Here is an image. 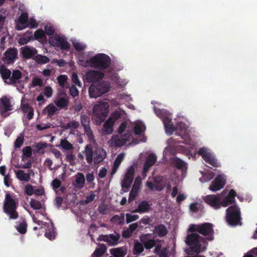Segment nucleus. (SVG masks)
<instances>
[{
	"instance_id": "e433bc0d",
	"label": "nucleus",
	"mask_w": 257,
	"mask_h": 257,
	"mask_svg": "<svg viewBox=\"0 0 257 257\" xmlns=\"http://www.w3.org/2000/svg\"><path fill=\"white\" fill-rule=\"evenodd\" d=\"M172 163L178 169H183L186 168L187 164L182 160L175 157L172 159Z\"/></svg>"
},
{
	"instance_id": "69168bd1",
	"label": "nucleus",
	"mask_w": 257,
	"mask_h": 257,
	"mask_svg": "<svg viewBox=\"0 0 257 257\" xmlns=\"http://www.w3.org/2000/svg\"><path fill=\"white\" fill-rule=\"evenodd\" d=\"M32 85L34 87L35 86H43V81L41 78L38 77H35L32 80Z\"/></svg>"
},
{
	"instance_id": "c03bdc74",
	"label": "nucleus",
	"mask_w": 257,
	"mask_h": 257,
	"mask_svg": "<svg viewBox=\"0 0 257 257\" xmlns=\"http://www.w3.org/2000/svg\"><path fill=\"white\" fill-rule=\"evenodd\" d=\"M133 180L134 178L124 175V177L121 182L122 188L126 189L130 188Z\"/></svg>"
},
{
	"instance_id": "a18cd8bd",
	"label": "nucleus",
	"mask_w": 257,
	"mask_h": 257,
	"mask_svg": "<svg viewBox=\"0 0 257 257\" xmlns=\"http://www.w3.org/2000/svg\"><path fill=\"white\" fill-rule=\"evenodd\" d=\"M145 129L146 126L144 124L142 123H136L134 128V133L136 135H140L145 131Z\"/></svg>"
},
{
	"instance_id": "4468645a",
	"label": "nucleus",
	"mask_w": 257,
	"mask_h": 257,
	"mask_svg": "<svg viewBox=\"0 0 257 257\" xmlns=\"http://www.w3.org/2000/svg\"><path fill=\"white\" fill-rule=\"evenodd\" d=\"M221 197L219 195H209L205 197L204 201L215 209L220 208L219 201Z\"/></svg>"
},
{
	"instance_id": "09e8293b",
	"label": "nucleus",
	"mask_w": 257,
	"mask_h": 257,
	"mask_svg": "<svg viewBox=\"0 0 257 257\" xmlns=\"http://www.w3.org/2000/svg\"><path fill=\"white\" fill-rule=\"evenodd\" d=\"M60 145L62 148L65 150H73V145L66 140H62Z\"/></svg>"
},
{
	"instance_id": "a878e982",
	"label": "nucleus",
	"mask_w": 257,
	"mask_h": 257,
	"mask_svg": "<svg viewBox=\"0 0 257 257\" xmlns=\"http://www.w3.org/2000/svg\"><path fill=\"white\" fill-rule=\"evenodd\" d=\"M168 232L166 226L162 224L156 226L153 230V233L160 237H164L167 234Z\"/></svg>"
},
{
	"instance_id": "37998d69",
	"label": "nucleus",
	"mask_w": 257,
	"mask_h": 257,
	"mask_svg": "<svg viewBox=\"0 0 257 257\" xmlns=\"http://www.w3.org/2000/svg\"><path fill=\"white\" fill-rule=\"evenodd\" d=\"M18 231L21 234H25L27 232V223L25 219H23L17 227Z\"/></svg>"
},
{
	"instance_id": "412c9836",
	"label": "nucleus",
	"mask_w": 257,
	"mask_h": 257,
	"mask_svg": "<svg viewBox=\"0 0 257 257\" xmlns=\"http://www.w3.org/2000/svg\"><path fill=\"white\" fill-rule=\"evenodd\" d=\"M21 110L24 114L28 113L27 118L30 120L34 117V109L28 103H22L21 105Z\"/></svg>"
},
{
	"instance_id": "bb28decb",
	"label": "nucleus",
	"mask_w": 257,
	"mask_h": 257,
	"mask_svg": "<svg viewBox=\"0 0 257 257\" xmlns=\"http://www.w3.org/2000/svg\"><path fill=\"white\" fill-rule=\"evenodd\" d=\"M157 158L155 154H151L149 155L146 159L144 165V172H147L149 168L152 167L156 162Z\"/></svg>"
},
{
	"instance_id": "aec40b11",
	"label": "nucleus",
	"mask_w": 257,
	"mask_h": 257,
	"mask_svg": "<svg viewBox=\"0 0 257 257\" xmlns=\"http://www.w3.org/2000/svg\"><path fill=\"white\" fill-rule=\"evenodd\" d=\"M22 54L25 59H30L35 56L37 54V50L33 47H29L28 46H25L22 49Z\"/></svg>"
},
{
	"instance_id": "4be33fe9",
	"label": "nucleus",
	"mask_w": 257,
	"mask_h": 257,
	"mask_svg": "<svg viewBox=\"0 0 257 257\" xmlns=\"http://www.w3.org/2000/svg\"><path fill=\"white\" fill-rule=\"evenodd\" d=\"M85 179L84 175L82 173H77L75 176V183L74 186L78 189H81L84 186Z\"/></svg>"
},
{
	"instance_id": "3c124183",
	"label": "nucleus",
	"mask_w": 257,
	"mask_h": 257,
	"mask_svg": "<svg viewBox=\"0 0 257 257\" xmlns=\"http://www.w3.org/2000/svg\"><path fill=\"white\" fill-rule=\"evenodd\" d=\"M44 110H47L48 116L51 117L55 113L57 108L54 105H49L45 108Z\"/></svg>"
},
{
	"instance_id": "72a5a7b5",
	"label": "nucleus",
	"mask_w": 257,
	"mask_h": 257,
	"mask_svg": "<svg viewBox=\"0 0 257 257\" xmlns=\"http://www.w3.org/2000/svg\"><path fill=\"white\" fill-rule=\"evenodd\" d=\"M114 122L110 118H108L103 126V130L107 134H111L112 133V127Z\"/></svg>"
},
{
	"instance_id": "20e7f679",
	"label": "nucleus",
	"mask_w": 257,
	"mask_h": 257,
	"mask_svg": "<svg viewBox=\"0 0 257 257\" xmlns=\"http://www.w3.org/2000/svg\"><path fill=\"white\" fill-rule=\"evenodd\" d=\"M18 205V203L10 194H6L3 210L9 216L10 219H16L18 218L19 214L16 211Z\"/></svg>"
},
{
	"instance_id": "cd10ccee",
	"label": "nucleus",
	"mask_w": 257,
	"mask_h": 257,
	"mask_svg": "<svg viewBox=\"0 0 257 257\" xmlns=\"http://www.w3.org/2000/svg\"><path fill=\"white\" fill-rule=\"evenodd\" d=\"M151 205L147 201L144 200L139 204L138 207L134 212L138 213L148 212L150 210Z\"/></svg>"
},
{
	"instance_id": "c9c22d12",
	"label": "nucleus",
	"mask_w": 257,
	"mask_h": 257,
	"mask_svg": "<svg viewBox=\"0 0 257 257\" xmlns=\"http://www.w3.org/2000/svg\"><path fill=\"white\" fill-rule=\"evenodd\" d=\"M108 240L107 244L109 246H114L118 243V239L120 238L119 234L116 233L115 235L110 234L107 235Z\"/></svg>"
},
{
	"instance_id": "49530a36",
	"label": "nucleus",
	"mask_w": 257,
	"mask_h": 257,
	"mask_svg": "<svg viewBox=\"0 0 257 257\" xmlns=\"http://www.w3.org/2000/svg\"><path fill=\"white\" fill-rule=\"evenodd\" d=\"M111 221L112 222H116L120 225H122L124 223V214L121 213L120 216L118 215H114L111 219Z\"/></svg>"
},
{
	"instance_id": "c756f323",
	"label": "nucleus",
	"mask_w": 257,
	"mask_h": 257,
	"mask_svg": "<svg viewBox=\"0 0 257 257\" xmlns=\"http://www.w3.org/2000/svg\"><path fill=\"white\" fill-rule=\"evenodd\" d=\"M144 245L138 240L134 241V248L133 253L134 255H138L144 251Z\"/></svg>"
},
{
	"instance_id": "f8f14e48",
	"label": "nucleus",
	"mask_w": 257,
	"mask_h": 257,
	"mask_svg": "<svg viewBox=\"0 0 257 257\" xmlns=\"http://www.w3.org/2000/svg\"><path fill=\"white\" fill-rule=\"evenodd\" d=\"M100 106L99 105H95L93 108L94 114L92 120L93 122L96 125L100 124L105 119L106 113L104 112H100Z\"/></svg>"
},
{
	"instance_id": "f257e3e1",
	"label": "nucleus",
	"mask_w": 257,
	"mask_h": 257,
	"mask_svg": "<svg viewBox=\"0 0 257 257\" xmlns=\"http://www.w3.org/2000/svg\"><path fill=\"white\" fill-rule=\"evenodd\" d=\"M185 241L189 246V248L186 249V252L189 255L200 253L202 250V246L206 245L207 244L204 237L193 232L187 234Z\"/></svg>"
},
{
	"instance_id": "4c0bfd02",
	"label": "nucleus",
	"mask_w": 257,
	"mask_h": 257,
	"mask_svg": "<svg viewBox=\"0 0 257 257\" xmlns=\"http://www.w3.org/2000/svg\"><path fill=\"white\" fill-rule=\"evenodd\" d=\"M125 114V113L124 110H117V111H115L113 112L111 114L109 118H110L111 120H112L114 122H115V121L116 120L121 118L122 116L124 115Z\"/></svg>"
},
{
	"instance_id": "473e14b6",
	"label": "nucleus",
	"mask_w": 257,
	"mask_h": 257,
	"mask_svg": "<svg viewBox=\"0 0 257 257\" xmlns=\"http://www.w3.org/2000/svg\"><path fill=\"white\" fill-rule=\"evenodd\" d=\"M0 74L5 82H7V80H10L12 73L10 70L7 68L4 65H2L0 67Z\"/></svg>"
},
{
	"instance_id": "bf43d9fd",
	"label": "nucleus",
	"mask_w": 257,
	"mask_h": 257,
	"mask_svg": "<svg viewBox=\"0 0 257 257\" xmlns=\"http://www.w3.org/2000/svg\"><path fill=\"white\" fill-rule=\"evenodd\" d=\"M34 147L36 148L37 152L39 153L41 150L45 149L47 147V144L46 143L40 142L34 146Z\"/></svg>"
},
{
	"instance_id": "ea45409f",
	"label": "nucleus",
	"mask_w": 257,
	"mask_h": 257,
	"mask_svg": "<svg viewBox=\"0 0 257 257\" xmlns=\"http://www.w3.org/2000/svg\"><path fill=\"white\" fill-rule=\"evenodd\" d=\"M68 77L65 75H59L57 79L59 85L62 88H67V83L68 80Z\"/></svg>"
},
{
	"instance_id": "5701e85b",
	"label": "nucleus",
	"mask_w": 257,
	"mask_h": 257,
	"mask_svg": "<svg viewBox=\"0 0 257 257\" xmlns=\"http://www.w3.org/2000/svg\"><path fill=\"white\" fill-rule=\"evenodd\" d=\"M163 122L167 133L172 135L175 131V127L173 125L172 120L168 117H163Z\"/></svg>"
},
{
	"instance_id": "0e129e2a",
	"label": "nucleus",
	"mask_w": 257,
	"mask_h": 257,
	"mask_svg": "<svg viewBox=\"0 0 257 257\" xmlns=\"http://www.w3.org/2000/svg\"><path fill=\"white\" fill-rule=\"evenodd\" d=\"M24 136L18 137L15 142V147L16 149L20 148L24 143Z\"/></svg>"
},
{
	"instance_id": "b1692460",
	"label": "nucleus",
	"mask_w": 257,
	"mask_h": 257,
	"mask_svg": "<svg viewBox=\"0 0 257 257\" xmlns=\"http://www.w3.org/2000/svg\"><path fill=\"white\" fill-rule=\"evenodd\" d=\"M175 131H179V132L176 133V135L180 136L182 139H185L186 137H188L189 136L187 127L184 123H179L175 128Z\"/></svg>"
},
{
	"instance_id": "7ed1b4c3",
	"label": "nucleus",
	"mask_w": 257,
	"mask_h": 257,
	"mask_svg": "<svg viewBox=\"0 0 257 257\" xmlns=\"http://www.w3.org/2000/svg\"><path fill=\"white\" fill-rule=\"evenodd\" d=\"M127 125V123L126 121L120 123L117 130L118 135L112 136L110 140L112 146L115 147H121L129 141L131 136V132L128 130L124 133Z\"/></svg>"
},
{
	"instance_id": "0eeeda50",
	"label": "nucleus",
	"mask_w": 257,
	"mask_h": 257,
	"mask_svg": "<svg viewBox=\"0 0 257 257\" xmlns=\"http://www.w3.org/2000/svg\"><path fill=\"white\" fill-rule=\"evenodd\" d=\"M188 231H197L204 236H212L214 233L213 225L209 222H206L198 225L191 224L190 225Z\"/></svg>"
},
{
	"instance_id": "de8ad7c7",
	"label": "nucleus",
	"mask_w": 257,
	"mask_h": 257,
	"mask_svg": "<svg viewBox=\"0 0 257 257\" xmlns=\"http://www.w3.org/2000/svg\"><path fill=\"white\" fill-rule=\"evenodd\" d=\"M137 181V179H136L135 180L134 184L133 186V188H132L131 192L130 193L128 200L129 202L133 201L136 196V194L137 192V190L138 189V187L137 188V190H136L135 192H134V190L136 189Z\"/></svg>"
},
{
	"instance_id": "f03ea898",
	"label": "nucleus",
	"mask_w": 257,
	"mask_h": 257,
	"mask_svg": "<svg viewBox=\"0 0 257 257\" xmlns=\"http://www.w3.org/2000/svg\"><path fill=\"white\" fill-rule=\"evenodd\" d=\"M78 63L84 66L89 65L99 70H105L110 66V58L106 54H99L91 57L85 62L83 60H79Z\"/></svg>"
},
{
	"instance_id": "79ce46f5",
	"label": "nucleus",
	"mask_w": 257,
	"mask_h": 257,
	"mask_svg": "<svg viewBox=\"0 0 257 257\" xmlns=\"http://www.w3.org/2000/svg\"><path fill=\"white\" fill-rule=\"evenodd\" d=\"M110 252L114 257H124L126 253V251L121 248L112 249Z\"/></svg>"
},
{
	"instance_id": "dca6fc26",
	"label": "nucleus",
	"mask_w": 257,
	"mask_h": 257,
	"mask_svg": "<svg viewBox=\"0 0 257 257\" xmlns=\"http://www.w3.org/2000/svg\"><path fill=\"white\" fill-rule=\"evenodd\" d=\"M13 109L10 99L6 95L0 98V114L3 115L6 112Z\"/></svg>"
},
{
	"instance_id": "c85d7f7f",
	"label": "nucleus",
	"mask_w": 257,
	"mask_h": 257,
	"mask_svg": "<svg viewBox=\"0 0 257 257\" xmlns=\"http://www.w3.org/2000/svg\"><path fill=\"white\" fill-rule=\"evenodd\" d=\"M22 74L19 70H15L13 71L12 76L10 79V84H14L19 82V80L21 78Z\"/></svg>"
},
{
	"instance_id": "393cba45",
	"label": "nucleus",
	"mask_w": 257,
	"mask_h": 257,
	"mask_svg": "<svg viewBox=\"0 0 257 257\" xmlns=\"http://www.w3.org/2000/svg\"><path fill=\"white\" fill-rule=\"evenodd\" d=\"M86 160L89 164H91L93 159L94 151H93L92 145L90 144L87 145L85 147L84 151Z\"/></svg>"
},
{
	"instance_id": "4d7b16f0",
	"label": "nucleus",
	"mask_w": 257,
	"mask_h": 257,
	"mask_svg": "<svg viewBox=\"0 0 257 257\" xmlns=\"http://www.w3.org/2000/svg\"><path fill=\"white\" fill-rule=\"evenodd\" d=\"M210 154V153L207 152V149L204 147L200 148L198 151V154L200 155L203 160L205 159Z\"/></svg>"
},
{
	"instance_id": "603ef678",
	"label": "nucleus",
	"mask_w": 257,
	"mask_h": 257,
	"mask_svg": "<svg viewBox=\"0 0 257 257\" xmlns=\"http://www.w3.org/2000/svg\"><path fill=\"white\" fill-rule=\"evenodd\" d=\"M23 152V158L24 156L27 158H30L32 154V149L30 146H27L23 148L22 150ZM24 160V159H22Z\"/></svg>"
},
{
	"instance_id": "423d86ee",
	"label": "nucleus",
	"mask_w": 257,
	"mask_h": 257,
	"mask_svg": "<svg viewBox=\"0 0 257 257\" xmlns=\"http://www.w3.org/2000/svg\"><path fill=\"white\" fill-rule=\"evenodd\" d=\"M226 220L231 226L241 224V214L239 208L236 205H232L226 209Z\"/></svg>"
},
{
	"instance_id": "ddd939ff",
	"label": "nucleus",
	"mask_w": 257,
	"mask_h": 257,
	"mask_svg": "<svg viewBox=\"0 0 257 257\" xmlns=\"http://www.w3.org/2000/svg\"><path fill=\"white\" fill-rule=\"evenodd\" d=\"M225 183V179L221 175H218L212 182L209 188L212 191L215 192L223 188Z\"/></svg>"
},
{
	"instance_id": "13d9d810",
	"label": "nucleus",
	"mask_w": 257,
	"mask_h": 257,
	"mask_svg": "<svg viewBox=\"0 0 257 257\" xmlns=\"http://www.w3.org/2000/svg\"><path fill=\"white\" fill-rule=\"evenodd\" d=\"M75 157L73 155L72 150L69 151L66 154V160L69 162L71 165L72 162L75 160Z\"/></svg>"
},
{
	"instance_id": "5fc2aeb1",
	"label": "nucleus",
	"mask_w": 257,
	"mask_h": 257,
	"mask_svg": "<svg viewBox=\"0 0 257 257\" xmlns=\"http://www.w3.org/2000/svg\"><path fill=\"white\" fill-rule=\"evenodd\" d=\"M234 203L232 202L231 200H229L228 198L225 197L223 200H222V198L220 199L219 204L220 208L222 207H226L230 204H232Z\"/></svg>"
},
{
	"instance_id": "7c9ffc66",
	"label": "nucleus",
	"mask_w": 257,
	"mask_h": 257,
	"mask_svg": "<svg viewBox=\"0 0 257 257\" xmlns=\"http://www.w3.org/2000/svg\"><path fill=\"white\" fill-rule=\"evenodd\" d=\"M17 178L21 181L29 182L30 179V173H25L24 171L20 170L16 172Z\"/></svg>"
},
{
	"instance_id": "58836bf2",
	"label": "nucleus",
	"mask_w": 257,
	"mask_h": 257,
	"mask_svg": "<svg viewBox=\"0 0 257 257\" xmlns=\"http://www.w3.org/2000/svg\"><path fill=\"white\" fill-rule=\"evenodd\" d=\"M33 59L38 64H46L50 61V59L48 57L42 55H37Z\"/></svg>"
},
{
	"instance_id": "864d4df0",
	"label": "nucleus",
	"mask_w": 257,
	"mask_h": 257,
	"mask_svg": "<svg viewBox=\"0 0 257 257\" xmlns=\"http://www.w3.org/2000/svg\"><path fill=\"white\" fill-rule=\"evenodd\" d=\"M124 158V153H120L116 157L113 164L114 165H115V167H118L119 166L121 162L123 160Z\"/></svg>"
},
{
	"instance_id": "9b49d317",
	"label": "nucleus",
	"mask_w": 257,
	"mask_h": 257,
	"mask_svg": "<svg viewBox=\"0 0 257 257\" xmlns=\"http://www.w3.org/2000/svg\"><path fill=\"white\" fill-rule=\"evenodd\" d=\"M104 74L99 71L90 70L85 74L86 80L88 83H97L104 78Z\"/></svg>"
},
{
	"instance_id": "6e6d98bb",
	"label": "nucleus",
	"mask_w": 257,
	"mask_h": 257,
	"mask_svg": "<svg viewBox=\"0 0 257 257\" xmlns=\"http://www.w3.org/2000/svg\"><path fill=\"white\" fill-rule=\"evenodd\" d=\"M98 192H99V191H91L90 195L86 196V199L85 200V203L86 204H88V203L92 202L94 200H95V197L96 196L95 193L96 192L98 193Z\"/></svg>"
},
{
	"instance_id": "2eb2a0df",
	"label": "nucleus",
	"mask_w": 257,
	"mask_h": 257,
	"mask_svg": "<svg viewBox=\"0 0 257 257\" xmlns=\"http://www.w3.org/2000/svg\"><path fill=\"white\" fill-rule=\"evenodd\" d=\"M151 234H144L140 236V241L144 245L147 249H150L156 245V240L154 239H150Z\"/></svg>"
},
{
	"instance_id": "39448f33",
	"label": "nucleus",
	"mask_w": 257,
	"mask_h": 257,
	"mask_svg": "<svg viewBox=\"0 0 257 257\" xmlns=\"http://www.w3.org/2000/svg\"><path fill=\"white\" fill-rule=\"evenodd\" d=\"M110 89V84L106 81L92 83L89 88V94L91 98H97L108 92Z\"/></svg>"
},
{
	"instance_id": "f704fd0d",
	"label": "nucleus",
	"mask_w": 257,
	"mask_h": 257,
	"mask_svg": "<svg viewBox=\"0 0 257 257\" xmlns=\"http://www.w3.org/2000/svg\"><path fill=\"white\" fill-rule=\"evenodd\" d=\"M99 247L96 248L92 254V257H100L106 251L107 248L104 244H100Z\"/></svg>"
},
{
	"instance_id": "2f4dec72",
	"label": "nucleus",
	"mask_w": 257,
	"mask_h": 257,
	"mask_svg": "<svg viewBox=\"0 0 257 257\" xmlns=\"http://www.w3.org/2000/svg\"><path fill=\"white\" fill-rule=\"evenodd\" d=\"M55 103L60 108L67 109L69 104L68 97H60L55 101Z\"/></svg>"
},
{
	"instance_id": "a211bd4d",
	"label": "nucleus",
	"mask_w": 257,
	"mask_h": 257,
	"mask_svg": "<svg viewBox=\"0 0 257 257\" xmlns=\"http://www.w3.org/2000/svg\"><path fill=\"white\" fill-rule=\"evenodd\" d=\"M42 228H45V236L47 238L50 240L55 238L56 232L53 222L43 223Z\"/></svg>"
},
{
	"instance_id": "a19ab883",
	"label": "nucleus",
	"mask_w": 257,
	"mask_h": 257,
	"mask_svg": "<svg viewBox=\"0 0 257 257\" xmlns=\"http://www.w3.org/2000/svg\"><path fill=\"white\" fill-rule=\"evenodd\" d=\"M204 160L214 167H218L220 166L217 160L211 154L208 155V156H207Z\"/></svg>"
},
{
	"instance_id": "9d476101",
	"label": "nucleus",
	"mask_w": 257,
	"mask_h": 257,
	"mask_svg": "<svg viewBox=\"0 0 257 257\" xmlns=\"http://www.w3.org/2000/svg\"><path fill=\"white\" fill-rule=\"evenodd\" d=\"M80 122L84 128V132L89 140H93L94 136L90 126V117L86 114H81Z\"/></svg>"
},
{
	"instance_id": "1a4fd4ad",
	"label": "nucleus",
	"mask_w": 257,
	"mask_h": 257,
	"mask_svg": "<svg viewBox=\"0 0 257 257\" xmlns=\"http://www.w3.org/2000/svg\"><path fill=\"white\" fill-rule=\"evenodd\" d=\"M17 49L15 48H10L5 52L2 60L6 64H12L17 58Z\"/></svg>"
},
{
	"instance_id": "338daca9",
	"label": "nucleus",
	"mask_w": 257,
	"mask_h": 257,
	"mask_svg": "<svg viewBox=\"0 0 257 257\" xmlns=\"http://www.w3.org/2000/svg\"><path fill=\"white\" fill-rule=\"evenodd\" d=\"M69 92H70V95L73 97H75L78 96V94H79V91H78L77 88L74 85L71 86L69 87Z\"/></svg>"
},
{
	"instance_id": "680f3d73",
	"label": "nucleus",
	"mask_w": 257,
	"mask_h": 257,
	"mask_svg": "<svg viewBox=\"0 0 257 257\" xmlns=\"http://www.w3.org/2000/svg\"><path fill=\"white\" fill-rule=\"evenodd\" d=\"M44 95L47 98H50L52 96L53 89L51 87L49 86H46L44 90Z\"/></svg>"
},
{
	"instance_id": "6e6552de",
	"label": "nucleus",
	"mask_w": 257,
	"mask_h": 257,
	"mask_svg": "<svg viewBox=\"0 0 257 257\" xmlns=\"http://www.w3.org/2000/svg\"><path fill=\"white\" fill-rule=\"evenodd\" d=\"M49 42L52 46L59 47L63 50L67 51L70 47V45L66 39L64 37L58 35L50 38Z\"/></svg>"
},
{
	"instance_id": "052dcab7",
	"label": "nucleus",
	"mask_w": 257,
	"mask_h": 257,
	"mask_svg": "<svg viewBox=\"0 0 257 257\" xmlns=\"http://www.w3.org/2000/svg\"><path fill=\"white\" fill-rule=\"evenodd\" d=\"M139 216L138 215H131L129 213L126 214V222L127 223H129L134 221L137 220Z\"/></svg>"
},
{
	"instance_id": "6ab92c4d",
	"label": "nucleus",
	"mask_w": 257,
	"mask_h": 257,
	"mask_svg": "<svg viewBox=\"0 0 257 257\" xmlns=\"http://www.w3.org/2000/svg\"><path fill=\"white\" fill-rule=\"evenodd\" d=\"M106 156V151L102 148H97L94 151L93 160L95 164L102 162Z\"/></svg>"
},
{
	"instance_id": "774afa93",
	"label": "nucleus",
	"mask_w": 257,
	"mask_h": 257,
	"mask_svg": "<svg viewBox=\"0 0 257 257\" xmlns=\"http://www.w3.org/2000/svg\"><path fill=\"white\" fill-rule=\"evenodd\" d=\"M73 46L77 51H81L85 48V46L78 42H73Z\"/></svg>"
},
{
	"instance_id": "f3484780",
	"label": "nucleus",
	"mask_w": 257,
	"mask_h": 257,
	"mask_svg": "<svg viewBox=\"0 0 257 257\" xmlns=\"http://www.w3.org/2000/svg\"><path fill=\"white\" fill-rule=\"evenodd\" d=\"M28 14L26 13H22L20 15L17 22L16 28L17 30H22L29 26Z\"/></svg>"
},
{
	"instance_id": "e2e57ef3",
	"label": "nucleus",
	"mask_w": 257,
	"mask_h": 257,
	"mask_svg": "<svg viewBox=\"0 0 257 257\" xmlns=\"http://www.w3.org/2000/svg\"><path fill=\"white\" fill-rule=\"evenodd\" d=\"M79 126V123L78 122L75 120L70 121L67 124L66 128H73L76 129L78 128Z\"/></svg>"
},
{
	"instance_id": "8fccbe9b",
	"label": "nucleus",
	"mask_w": 257,
	"mask_h": 257,
	"mask_svg": "<svg viewBox=\"0 0 257 257\" xmlns=\"http://www.w3.org/2000/svg\"><path fill=\"white\" fill-rule=\"evenodd\" d=\"M30 205L34 210H39L42 208V204L40 202L33 199H31Z\"/></svg>"
}]
</instances>
